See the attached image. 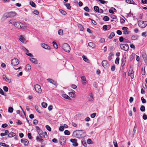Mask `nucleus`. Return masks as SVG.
I'll list each match as a JSON object with an SVG mask.
<instances>
[{
    "label": "nucleus",
    "instance_id": "40",
    "mask_svg": "<svg viewBox=\"0 0 147 147\" xmlns=\"http://www.w3.org/2000/svg\"><path fill=\"white\" fill-rule=\"evenodd\" d=\"M64 133L65 135H69L70 134V132L68 130H65L64 132Z\"/></svg>",
    "mask_w": 147,
    "mask_h": 147
},
{
    "label": "nucleus",
    "instance_id": "3",
    "mask_svg": "<svg viewBox=\"0 0 147 147\" xmlns=\"http://www.w3.org/2000/svg\"><path fill=\"white\" fill-rule=\"evenodd\" d=\"M138 24L140 28H145L147 25V22L142 21L140 20L138 21Z\"/></svg>",
    "mask_w": 147,
    "mask_h": 147
},
{
    "label": "nucleus",
    "instance_id": "12",
    "mask_svg": "<svg viewBox=\"0 0 147 147\" xmlns=\"http://www.w3.org/2000/svg\"><path fill=\"white\" fill-rule=\"evenodd\" d=\"M134 71L133 70V69H131V70H129V72L128 73V75L129 76H130L131 78L132 79L134 78L133 74L134 73Z\"/></svg>",
    "mask_w": 147,
    "mask_h": 147
},
{
    "label": "nucleus",
    "instance_id": "59",
    "mask_svg": "<svg viewBox=\"0 0 147 147\" xmlns=\"http://www.w3.org/2000/svg\"><path fill=\"white\" fill-rule=\"evenodd\" d=\"M96 113H94L92 114L90 116H91V117L92 118H94V117H95V116H96Z\"/></svg>",
    "mask_w": 147,
    "mask_h": 147
},
{
    "label": "nucleus",
    "instance_id": "63",
    "mask_svg": "<svg viewBox=\"0 0 147 147\" xmlns=\"http://www.w3.org/2000/svg\"><path fill=\"white\" fill-rule=\"evenodd\" d=\"M143 119L144 120H146L147 119V115H146L144 114L143 115L142 117Z\"/></svg>",
    "mask_w": 147,
    "mask_h": 147
},
{
    "label": "nucleus",
    "instance_id": "46",
    "mask_svg": "<svg viewBox=\"0 0 147 147\" xmlns=\"http://www.w3.org/2000/svg\"><path fill=\"white\" fill-rule=\"evenodd\" d=\"M13 109L11 107H9L8 108V111L10 113L13 112Z\"/></svg>",
    "mask_w": 147,
    "mask_h": 147
},
{
    "label": "nucleus",
    "instance_id": "56",
    "mask_svg": "<svg viewBox=\"0 0 147 147\" xmlns=\"http://www.w3.org/2000/svg\"><path fill=\"white\" fill-rule=\"evenodd\" d=\"M46 129L49 131H50L51 130V129L50 127L48 125H47L45 126Z\"/></svg>",
    "mask_w": 147,
    "mask_h": 147
},
{
    "label": "nucleus",
    "instance_id": "64",
    "mask_svg": "<svg viewBox=\"0 0 147 147\" xmlns=\"http://www.w3.org/2000/svg\"><path fill=\"white\" fill-rule=\"evenodd\" d=\"M141 2L142 4H147V0H142Z\"/></svg>",
    "mask_w": 147,
    "mask_h": 147
},
{
    "label": "nucleus",
    "instance_id": "2",
    "mask_svg": "<svg viewBox=\"0 0 147 147\" xmlns=\"http://www.w3.org/2000/svg\"><path fill=\"white\" fill-rule=\"evenodd\" d=\"M63 49L65 51L69 52L70 50V47L69 45L67 43H64L62 46Z\"/></svg>",
    "mask_w": 147,
    "mask_h": 147
},
{
    "label": "nucleus",
    "instance_id": "38",
    "mask_svg": "<svg viewBox=\"0 0 147 147\" xmlns=\"http://www.w3.org/2000/svg\"><path fill=\"white\" fill-rule=\"evenodd\" d=\"M127 30L126 31H123V34L125 35L129 34L130 32V31Z\"/></svg>",
    "mask_w": 147,
    "mask_h": 147
},
{
    "label": "nucleus",
    "instance_id": "35",
    "mask_svg": "<svg viewBox=\"0 0 147 147\" xmlns=\"http://www.w3.org/2000/svg\"><path fill=\"white\" fill-rule=\"evenodd\" d=\"M145 68L144 66V67H142V75H144L145 74Z\"/></svg>",
    "mask_w": 147,
    "mask_h": 147
},
{
    "label": "nucleus",
    "instance_id": "39",
    "mask_svg": "<svg viewBox=\"0 0 147 147\" xmlns=\"http://www.w3.org/2000/svg\"><path fill=\"white\" fill-rule=\"evenodd\" d=\"M31 69V67L29 65H27L26 66V69L28 70H30Z\"/></svg>",
    "mask_w": 147,
    "mask_h": 147
},
{
    "label": "nucleus",
    "instance_id": "47",
    "mask_svg": "<svg viewBox=\"0 0 147 147\" xmlns=\"http://www.w3.org/2000/svg\"><path fill=\"white\" fill-rule=\"evenodd\" d=\"M69 96L71 97H74V94L73 92H69L68 93Z\"/></svg>",
    "mask_w": 147,
    "mask_h": 147
},
{
    "label": "nucleus",
    "instance_id": "62",
    "mask_svg": "<svg viewBox=\"0 0 147 147\" xmlns=\"http://www.w3.org/2000/svg\"><path fill=\"white\" fill-rule=\"evenodd\" d=\"M117 33L119 35H121L122 34V32L120 30H117Z\"/></svg>",
    "mask_w": 147,
    "mask_h": 147
},
{
    "label": "nucleus",
    "instance_id": "11",
    "mask_svg": "<svg viewBox=\"0 0 147 147\" xmlns=\"http://www.w3.org/2000/svg\"><path fill=\"white\" fill-rule=\"evenodd\" d=\"M126 60V55H124L123 58L121 59V65L122 67H123L125 64V63Z\"/></svg>",
    "mask_w": 147,
    "mask_h": 147
},
{
    "label": "nucleus",
    "instance_id": "13",
    "mask_svg": "<svg viewBox=\"0 0 147 147\" xmlns=\"http://www.w3.org/2000/svg\"><path fill=\"white\" fill-rule=\"evenodd\" d=\"M21 142L22 143H23L24 145L25 146H27L28 145L29 143V142L28 140L25 139H21Z\"/></svg>",
    "mask_w": 147,
    "mask_h": 147
},
{
    "label": "nucleus",
    "instance_id": "37",
    "mask_svg": "<svg viewBox=\"0 0 147 147\" xmlns=\"http://www.w3.org/2000/svg\"><path fill=\"white\" fill-rule=\"evenodd\" d=\"M88 46L90 47L93 48L94 47V45L92 42H90L88 44Z\"/></svg>",
    "mask_w": 147,
    "mask_h": 147
},
{
    "label": "nucleus",
    "instance_id": "24",
    "mask_svg": "<svg viewBox=\"0 0 147 147\" xmlns=\"http://www.w3.org/2000/svg\"><path fill=\"white\" fill-rule=\"evenodd\" d=\"M47 80L49 82L51 83L54 85L55 84V81L52 79L50 78H48L47 79Z\"/></svg>",
    "mask_w": 147,
    "mask_h": 147
},
{
    "label": "nucleus",
    "instance_id": "14",
    "mask_svg": "<svg viewBox=\"0 0 147 147\" xmlns=\"http://www.w3.org/2000/svg\"><path fill=\"white\" fill-rule=\"evenodd\" d=\"M29 59L32 62L35 64H37L38 63V60L34 58H29Z\"/></svg>",
    "mask_w": 147,
    "mask_h": 147
},
{
    "label": "nucleus",
    "instance_id": "19",
    "mask_svg": "<svg viewBox=\"0 0 147 147\" xmlns=\"http://www.w3.org/2000/svg\"><path fill=\"white\" fill-rule=\"evenodd\" d=\"M16 135V134L13 132H11L9 133L8 135V137L9 138H11L14 137Z\"/></svg>",
    "mask_w": 147,
    "mask_h": 147
},
{
    "label": "nucleus",
    "instance_id": "22",
    "mask_svg": "<svg viewBox=\"0 0 147 147\" xmlns=\"http://www.w3.org/2000/svg\"><path fill=\"white\" fill-rule=\"evenodd\" d=\"M126 2L129 4H135V2L133 0H126Z\"/></svg>",
    "mask_w": 147,
    "mask_h": 147
},
{
    "label": "nucleus",
    "instance_id": "9",
    "mask_svg": "<svg viewBox=\"0 0 147 147\" xmlns=\"http://www.w3.org/2000/svg\"><path fill=\"white\" fill-rule=\"evenodd\" d=\"M59 142L60 144H64L66 142V138L64 136H61Z\"/></svg>",
    "mask_w": 147,
    "mask_h": 147
},
{
    "label": "nucleus",
    "instance_id": "18",
    "mask_svg": "<svg viewBox=\"0 0 147 147\" xmlns=\"http://www.w3.org/2000/svg\"><path fill=\"white\" fill-rule=\"evenodd\" d=\"M64 5L68 9L71 10V6L70 3H65Z\"/></svg>",
    "mask_w": 147,
    "mask_h": 147
},
{
    "label": "nucleus",
    "instance_id": "23",
    "mask_svg": "<svg viewBox=\"0 0 147 147\" xmlns=\"http://www.w3.org/2000/svg\"><path fill=\"white\" fill-rule=\"evenodd\" d=\"M40 109H41V107H38L37 106H35V109L39 113H41V112L40 110Z\"/></svg>",
    "mask_w": 147,
    "mask_h": 147
},
{
    "label": "nucleus",
    "instance_id": "17",
    "mask_svg": "<svg viewBox=\"0 0 147 147\" xmlns=\"http://www.w3.org/2000/svg\"><path fill=\"white\" fill-rule=\"evenodd\" d=\"M3 79L5 80L6 82H11V80L8 79L6 77V76L5 75H3Z\"/></svg>",
    "mask_w": 147,
    "mask_h": 147
},
{
    "label": "nucleus",
    "instance_id": "48",
    "mask_svg": "<svg viewBox=\"0 0 147 147\" xmlns=\"http://www.w3.org/2000/svg\"><path fill=\"white\" fill-rule=\"evenodd\" d=\"M84 9L87 12H89L90 11V9L87 6H86L84 8Z\"/></svg>",
    "mask_w": 147,
    "mask_h": 147
},
{
    "label": "nucleus",
    "instance_id": "50",
    "mask_svg": "<svg viewBox=\"0 0 147 147\" xmlns=\"http://www.w3.org/2000/svg\"><path fill=\"white\" fill-rule=\"evenodd\" d=\"M119 57H117L115 60V63L116 64H118L119 63Z\"/></svg>",
    "mask_w": 147,
    "mask_h": 147
},
{
    "label": "nucleus",
    "instance_id": "52",
    "mask_svg": "<svg viewBox=\"0 0 147 147\" xmlns=\"http://www.w3.org/2000/svg\"><path fill=\"white\" fill-rule=\"evenodd\" d=\"M22 49L23 50L26 52V53H29V50L26 49L25 47H23L22 48Z\"/></svg>",
    "mask_w": 147,
    "mask_h": 147
},
{
    "label": "nucleus",
    "instance_id": "32",
    "mask_svg": "<svg viewBox=\"0 0 147 147\" xmlns=\"http://www.w3.org/2000/svg\"><path fill=\"white\" fill-rule=\"evenodd\" d=\"M99 7L98 6H94V10L97 12H99Z\"/></svg>",
    "mask_w": 147,
    "mask_h": 147
},
{
    "label": "nucleus",
    "instance_id": "8",
    "mask_svg": "<svg viewBox=\"0 0 147 147\" xmlns=\"http://www.w3.org/2000/svg\"><path fill=\"white\" fill-rule=\"evenodd\" d=\"M16 14L15 12L11 11L6 14V16L7 18H12L15 16Z\"/></svg>",
    "mask_w": 147,
    "mask_h": 147
},
{
    "label": "nucleus",
    "instance_id": "60",
    "mask_svg": "<svg viewBox=\"0 0 147 147\" xmlns=\"http://www.w3.org/2000/svg\"><path fill=\"white\" fill-rule=\"evenodd\" d=\"M70 141L72 143H75L77 142V140L75 139H70Z\"/></svg>",
    "mask_w": 147,
    "mask_h": 147
},
{
    "label": "nucleus",
    "instance_id": "26",
    "mask_svg": "<svg viewBox=\"0 0 147 147\" xmlns=\"http://www.w3.org/2000/svg\"><path fill=\"white\" fill-rule=\"evenodd\" d=\"M36 140L37 141H38L41 143H42L44 141V140L43 139L40 138L38 136L36 137Z\"/></svg>",
    "mask_w": 147,
    "mask_h": 147
},
{
    "label": "nucleus",
    "instance_id": "4",
    "mask_svg": "<svg viewBox=\"0 0 147 147\" xmlns=\"http://www.w3.org/2000/svg\"><path fill=\"white\" fill-rule=\"evenodd\" d=\"M120 46L122 50L125 51H127L129 48V46L127 44H121L120 45Z\"/></svg>",
    "mask_w": 147,
    "mask_h": 147
},
{
    "label": "nucleus",
    "instance_id": "55",
    "mask_svg": "<svg viewBox=\"0 0 147 147\" xmlns=\"http://www.w3.org/2000/svg\"><path fill=\"white\" fill-rule=\"evenodd\" d=\"M3 90L6 92H7L8 91V88L6 86H4L3 88Z\"/></svg>",
    "mask_w": 147,
    "mask_h": 147
},
{
    "label": "nucleus",
    "instance_id": "54",
    "mask_svg": "<svg viewBox=\"0 0 147 147\" xmlns=\"http://www.w3.org/2000/svg\"><path fill=\"white\" fill-rule=\"evenodd\" d=\"M113 143L115 147H118V144L116 140H114L113 142Z\"/></svg>",
    "mask_w": 147,
    "mask_h": 147
},
{
    "label": "nucleus",
    "instance_id": "7",
    "mask_svg": "<svg viewBox=\"0 0 147 147\" xmlns=\"http://www.w3.org/2000/svg\"><path fill=\"white\" fill-rule=\"evenodd\" d=\"M102 65L103 67L105 69H107L109 66V63L106 60H104L102 61Z\"/></svg>",
    "mask_w": 147,
    "mask_h": 147
},
{
    "label": "nucleus",
    "instance_id": "31",
    "mask_svg": "<svg viewBox=\"0 0 147 147\" xmlns=\"http://www.w3.org/2000/svg\"><path fill=\"white\" fill-rule=\"evenodd\" d=\"M87 143L88 144H92L93 143V142L90 139H88L87 140Z\"/></svg>",
    "mask_w": 147,
    "mask_h": 147
},
{
    "label": "nucleus",
    "instance_id": "6",
    "mask_svg": "<svg viewBox=\"0 0 147 147\" xmlns=\"http://www.w3.org/2000/svg\"><path fill=\"white\" fill-rule=\"evenodd\" d=\"M82 130H76L74 131L73 135L78 138H80L82 137V135L80 134V131H82Z\"/></svg>",
    "mask_w": 147,
    "mask_h": 147
},
{
    "label": "nucleus",
    "instance_id": "41",
    "mask_svg": "<svg viewBox=\"0 0 147 147\" xmlns=\"http://www.w3.org/2000/svg\"><path fill=\"white\" fill-rule=\"evenodd\" d=\"M101 3L104 4L105 3H107L108 2L103 0H98Z\"/></svg>",
    "mask_w": 147,
    "mask_h": 147
},
{
    "label": "nucleus",
    "instance_id": "49",
    "mask_svg": "<svg viewBox=\"0 0 147 147\" xmlns=\"http://www.w3.org/2000/svg\"><path fill=\"white\" fill-rule=\"evenodd\" d=\"M82 143L83 145L85 147L87 146V144L86 143L85 141L82 140Z\"/></svg>",
    "mask_w": 147,
    "mask_h": 147
},
{
    "label": "nucleus",
    "instance_id": "29",
    "mask_svg": "<svg viewBox=\"0 0 147 147\" xmlns=\"http://www.w3.org/2000/svg\"><path fill=\"white\" fill-rule=\"evenodd\" d=\"M137 125L135 124L134 127V128L133 131V136H134V134L136 132V131L137 129Z\"/></svg>",
    "mask_w": 147,
    "mask_h": 147
},
{
    "label": "nucleus",
    "instance_id": "21",
    "mask_svg": "<svg viewBox=\"0 0 147 147\" xmlns=\"http://www.w3.org/2000/svg\"><path fill=\"white\" fill-rule=\"evenodd\" d=\"M88 100L89 101H93L94 100L93 95L92 93H91L88 98Z\"/></svg>",
    "mask_w": 147,
    "mask_h": 147
},
{
    "label": "nucleus",
    "instance_id": "1",
    "mask_svg": "<svg viewBox=\"0 0 147 147\" xmlns=\"http://www.w3.org/2000/svg\"><path fill=\"white\" fill-rule=\"evenodd\" d=\"M14 26L18 29L22 28L25 29L26 28V24H24L20 22H16L14 24Z\"/></svg>",
    "mask_w": 147,
    "mask_h": 147
},
{
    "label": "nucleus",
    "instance_id": "57",
    "mask_svg": "<svg viewBox=\"0 0 147 147\" xmlns=\"http://www.w3.org/2000/svg\"><path fill=\"white\" fill-rule=\"evenodd\" d=\"M141 100H142V102L143 103H146V100L144 98L142 97L141 98Z\"/></svg>",
    "mask_w": 147,
    "mask_h": 147
},
{
    "label": "nucleus",
    "instance_id": "53",
    "mask_svg": "<svg viewBox=\"0 0 147 147\" xmlns=\"http://www.w3.org/2000/svg\"><path fill=\"white\" fill-rule=\"evenodd\" d=\"M27 136L29 139H31L32 138V137L31 136V134L30 133H28Z\"/></svg>",
    "mask_w": 147,
    "mask_h": 147
},
{
    "label": "nucleus",
    "instance_id": "25",
    "mask_svg": "<svg viewBox=\"0 0 147 147\" xmlns=\"http://www.w3.org/2000/svg\"><path fill=\"white\" fill-rule=\"evenodd\" d=\"M59 10L60 13L63 15H65L67 14V13L65 11L61 9H59Z\"/></svg>",
    "mask_w": 147,
    "mask_h": 147
},
{
    "label": "nucleus",
    "instance_id": "34",
    "mask_svg": "<svg viewBox=\"0 0 147 147\" xmlns=\"http://www.w3.org/2000/svg\"><path fill=\"white\" fill-rule=\"evenodd\" d=\"M113 55V54L112 53L110 54V55L108 57V59L109 61H111L112 59V56Z\"/></svg>",
    "mask_w": 147,
    "mask_h": 147
},
{
    "label": "nucleus",
    "instance_id": "51",
    "mask_svg": "<svg viewBox=\"0 0 147 147\" xmlns=\"http://www.w3.org/2000/svg\"><path fill=\"white\" fill-rule=\"evenodd\" d=\"M124 38L122 36H121L119 38V40L120 42H123L124 41Z\"/></svg>",
    "mask_w": 147,
    "mask_h": 147
},
{
    "label": "nucleus",
    "instance_id": "16",
    "mask_svg": "<svg viewBox=\"0 0 147 147\" xmlns=\"http://www.w3.org/2000/svg\"><path fill=\"white\" fill-rule=\"evenodd\" d=\"M65 99H67L69 100H71V98L68 95L65 94H62L61 95Z\"/></svg>",
    "mask_w": 147,
    "mask_h": 147
},
{
    "label": "nucleus",
    "instance_id": "28",
    "mask_svg": "<svg viewBox=\"0 0 147 147\" xmlns=\"http://www.w3.org/2000/svg\"><path fill=\"white\" fill-rule=\"evenodd\" d=\"M83 60L85 62L88 63L89 61V60L84 55H83L82 56Z\"/></svg>",
    "mask_w": 147,
    "mask_h": 147
},
{
    "label": "nucleus",
    "instance_id": "45",
    "mask_svg": "<svg viewBox=\"0 0 147 147\" xmlns=\"http://www.w3.org/2000/svg\"><path fill=\"white\" fill-rule=\"evenodd\" d=\"M59 34L60 35H63V31L62 29H60L59 30L58 32Z\"/></svg>",
    "mask_w": 147,
    "mask_h": 147
},
{
    "label": "nucleus",
    "instance_id": "42",
    "mask_svg": "<svg viewBox=\"0 0 147 147\" xmlns=\"http://www.w3.org/2000/svg\"><path fill=\"white\" fill-rule=\"evenodd\" d=\"M30 4L31 6L33 7H34L36 6L35 3L32 1H30Z\"/></svg>",
    "mask_w": 147,
    "mask_h": 147
},
{
    "label": "nucleus",
    "instance_id": "33",
    "mask_svg": "<svg viewBox=\"0 0 147 147\" xmlns=\"http://www.w3.org/2000/svg\"><path fill=\"white\" fill-rule=\"evenodd\" d=\"M0 145L2 146L6 147H9V145L3 142H0Z\"/></svg>",
    "mask_w": 147,
    "mask_h": 147
},
{
    "label": "nucleus",
    "instance_id": "20",
    "mask_svg": "<svg viewBox=\"0 0 147 147\" xmlns=\"http://www.w3.org/2000/svg\"><path fill=\"white\" fill-rule=\"evenodd\" d=\"M138 36L137 35H135L132 36L131 37V39L133 40H135L138 39Z\"/></svg>",
    "mask_w": 147,
    "mask_h": 147
},
{
    "label": "nucleus",
    "instance_id": "43",
    "mask_svg": "<svg viewBox=\"0 0 147 147\" xmlns=\"http://www.w3.org/2000/svg\"><path fill=\"white\" fill-rule=\"evenodd\" d=\"M42 106L44 108H46L47 106V104L45 102H43L42 103Z\"/></svg>",
    "mask_w": 147,
    "mask_h": 147
},
{
    "label": "nucleus",
    "instance_id": "58",
    "mask_svg": "<svg viewBox=\"0 0 147 147\" xmlns=\"http://www.w3.org/2000/svg\"><path fill=\"white\" fill-rule=\"evenodd\" d=\"M64 127L63 126H61L60 127L59 130L61 131H63L64 130Z\"/></svg>",
    "mask_w": 147,
    "mask_h": 147
},
{
    "label": "nucleus",
    "instance_id": "61",
    "mask_svg": "<svg viewBox=\"0 0 147 147\" xmlns=\"http://www.w3.org/2000/svg\"><path fill=\"white\" fill-rule=\"evenodd\" d=\"M105 39L104 38H101L100 40V42L101 43L104 42H105Z\"/></svg>",
    "mask_w": 147,
    "mask_h": 147
},
{
    "label": "nucleus",
    "instance_id": "27",
    "mask_svg": "<svg viewBox=\"0 0 147 147\" xmlns=\"http://www.w3.org/2000/svg\"><path fill=\"white\" fill-rule=\"evenodd\" d=\"M115 36V34L114 32H112L110 34L108 38L109 39H111L112 38L114 37Z\"/></svg>",
    "mask_w": 147,
    "mask_h": 147
},
{
    "label": "nucleus",
    "instance_id": "44",
    "mask_svg": "<svg viewBox=\"0 0 147 147\" xmlns=\"http://www.w3.org/2000/svg\"><path fill=\"white\" fill-rule=\"evenodd\" d=\"M140 110L142 112H144L145 111V107L144 106L142 105L141 106Z\"/></svg>",
    "mask_w": 147,
    "mask_h": 147
},
{
    "label": "nucleus",
    "instance_id": "5",
    "mask_svg": "<svg viewBox=\"0 0 147 147\" xmlns=\"http://www.w3.org/2000/svg\"><path fill=\"white\" fill-rule=\"evenodd\" d=\"M34 88L35 91L38 93H40L42 92V90L40 86L38 84H36L34 85Z\"/></svg>",
    "mask_w": 147,
    "mask_h": 147
},
{
    "label": "nucleus",
    "instance_id": "36",
    "mask_svg": "<svg viewBox=\"0 0 147 147\" xmlns=\"http://www.w3.org/2000/svg\"><path fill=\"white\" fill-rule=\"evenodd\" d=\"M109 19V17L107 16H105L103 18V20L105 21H108Z\"/></svg>",
    "mask_w": 147,
    "mask_h": 147
},
{
    "label": "nucleus",
    "instance_id": "10",
    "mask_svg": "<svg viewBox=\"0 0 147 147\" xmlns=\"http://www.w3.org/2000/svg\"><path fill=\"white\" fill-rule=\"evenodd\" d=\"M19 63V60L16 59H13L11 60V64L14 66L18 65Z\"/></svg>",
    "mask_w": 147,
    "mask_h": 147
},
{
    "label": "nucleus",
    "instance_id": "15",
    "mask_svg": "<svg viewBox=\"0 0 147 147\" xmlns=\"http://www.w3.org/2000/svg\"><path fill=\"white\" fill-rule=\"evenodd\" d=\"M41 46L43 48L47 49L50 50V48L49 46L45 43H43L41 44Z\"/></svg>",
    "mask_w": 147,
    "mask_h": 147
},
{
    "label": "nucleus",
    "instance_id": "30",
    "mask_svg": "<svg viewBox=\"0 0 147 147\" xmlns=\"http://www.w3.org/2000/svg\"><path fill=\"white\" fill-rule=\"evenodd\" d=\"M20 40L23 43H24L26 41L25 39L22 36V35L20 36Z\"/></svg>",
    "mask_w": 147,
    "mask_h": 147
}]
</instances>
